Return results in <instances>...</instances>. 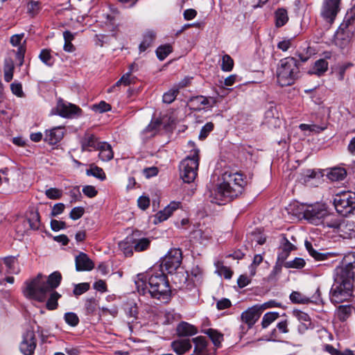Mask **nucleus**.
Wrapping results in <instances>:
<instances>
[{
    "label": "nucleus",
    "instance_id": "a18cd8bd",
    "mask_svg": "<svg viewBox=\"0 0 355 355\" xmlns=\"http://www.w3.org/2000/svg\"><path fill=\"white\" fill-rule=\"evenodd\" d=\"M305 264L306 262L302 258L296 257L293 261L285 262L284 266L286 268L301 269L304 267Z\"/></svg>",
    "mask_w": 355,
    "mask_h": 355
},
{
    "label": "nucleus",
    "instance_id": "c9c22d12",
    "mask_svg": "<svg viewBox=\"0 0 355 355\" xmlns=\"http://www.w3.org/2000/svg\"><path fill=\"white\" fill-rule=\"evenodd\" d=\"M39 58L44 64L49 67H52L54 64L55 59L51 55V49H42L39 55Z\"/></svg>",
    "mask_w": 355,
    "mask_h": 355
},
{
    "label": "nucleus",
    "instance_id": "c85d7f7f",
    "mask_svg": "<svg viewBox=\"0 0 355 355\" xmlns=\"http://www.w3.org/2000/svg\"><path fill=\"white\" fill-rule=\"evenodd\" d=\"M274 17L276 28L284 26L288 21V12L283 8L276 10Z\"/></svg>",
    "mask_w": 355,
    "mask_h": 355
},
{
    "label": "nucleus",
    "instance_id": "8fccbe9b",
    "mask_svg": "<svg viewBox=\"0 0 355 355\" xmlns=\"http://www.w3.org/2000/svg\"><path fill=\"white\" fill-rule=\"evenodd\" d=\"M64 319L66 323L71 327H76L80 322L78 316L73 312L66 313Z\"/></svg>",
    "mask_w": 355,
    "mask_h": 355
},
{
    "label": "nucleus",
    "instance_id": "e433bc0d",
    "mask_svg": "<svg viewBox=\"0 0 355 355\" xmlns=\"http://www.w3.org/2000/svg\"><path fill=\"white\" fill-rule=\"evenodd\" d=\"M288 322L287 320H284L280 322H279L277 324L276 329H274L271 332V336L274 338L277 337V334H286L289 331L288 327Z\"/></svg>",
    "mask_w": 355,
    "mask_h": 355
},
{
    "label": "nucleus",
    "instance_id": "f3484780",
    "mask_svg": "<svg viewBox=\"0 0 355 355\" xmlns=\"http://www.w3.org/2000/svg\"><path fill=\"white\" fill-rule=\"evenodd\" d=\"M101 143L98 137L89 132H86L80 140L81 148L83 151L97 150Z\"/></svg>",
    "mask_w": 355,
    "mask_h": 355
},
{
    "label": "nucleus",
    "instance_id": "bb28decb",
    "mask_svg": "<svg viewBox=\"0 0 355 355\" xmlns=\"http://www.w3.org/2000/svg\"><path fill=\"white\" fill-rule=\"evenodd\" d=\"M328 62L324 59H319L316 60L309 71V74L317 75L318 76H322L328 70Z\"/></svg>",
    "mask_w": 355,
    "mask_h": 355
},
{
    "label": "nucleus",
    "instance_id": "5fc2aeb1",
    "mask_svg": "<svg viewBox=\"0 0 355 355\" xmlns=\"http://www.w3.org/2000/svg\"><path fill=\"white\" fill-rule=\"evenodd\" d=\"M10 90L12 93L17 97L21 98L24 96L22 85L17 80H15L12 83H11Z\"/></svg>",
    "mask_w": 355,
    "mask_h": 355
},
{
    "label": "nucleus",
    "instance_id": "a211bd4d",
    "mask_svg": "<svg viewBox=\"0 0 355 355\" xmlns=\"http://www.w3.org/2000/svg\"><path fill=\"white\" fill-rule=\"evenodd\" d=\"M77 271H90L94 268V261L85 253L80 252L75 258Z\"/></svg>",
    "mask_w": 355,
    "mask_h": 355
},
{
    "label": "nucleus",
    "instance_id": "69168bd1",
    "mask_svg": "<svg viewBox=\"0 0 355 355\" xmlns=\"http://www.w3.org/2000/svg\"><path fill=\"white\" fill-rule=\"evenodd\" d=\"M65 209V205L63 203L59 202L53 205L51 209V216L55 217L61 214Z\"/></svg>",
    "mask_w": 355,
    "mask_h": 355
},
{
    "label": "nucleus",
    "instance_id": "49530a36",
    "mask_svg": "<svg viewBox=\"0 0 355 355\" xmlns=\"http://www.w3.org/2000/svg\"><path fill=\"white\" fill-rule=\"evenodd\" d=\"M86 173L87 175H92L101 180H104L106 178L104 171L101 168L96 166L87 169Z\"/></svg>",
    "mask_w": 355,
    "mask_h": 355
},
{
    "label": "nucleus",
    "instance_id": "bf43d9fd",
    "mask_svg": "<svg viewBox=\"0 0 355 355\" xmlns=\"http://www.w3.org/2000/svg\"><path fill=\"white\" fill-rule=\"evenodd\" d=\"M217 269L220 275H223L225 279H230L233 275V272L227 266H223L222 263L218 262L216 264Z\"/></svg>",
    "mask_w": 355,
    "mask_h": 355
},
{
    "label": "nucleus",
    "instance_id": "20e7f679",
    "mask_svg": "<svg viewBox=\"0 0 355 355\" xmlns=\"http://www.w3.org/2000/svg\"><path fill=\"white\" fill-rule=\"evenodd\" d=\"M355 279V262L336 270L335 284L330 291V300L334 304L348 300L352 296Z\"/></svg>",
    "mask_w": 355,
    "mask_h": 355
},
{
    "label": "nucleus",
    "instance_id": "0eeeda50",
    "mask_svg": "<svg viewBox=\"0 0 355 355\" xmlns=\"http://www.w3.org/2000/svg\"><path fill=\"white\" fill-rule=\"evenodd\" d=\"M334 205L339 214L346 216L352 214L355 209V191L336 194L334 199Z\"/></svg>",
    "mask_w": 355,
    "mask_h": 355
},
{
    "label": "nucleus",
    "instance_id": "e2e57ef3",
    "mask_svg": "<svg viewBox=\"0 0 355 355\" xmlns=\"http://www.w3.org/2000/svg\"><path fill=\"white\" fill-rule=\"evenodd\" d=\"M85 213V209L83 207H76L71 209L69 217L72 220H78L83 216Z\"/></svg>",
    "mask_w": 355,
    "mask_h": 355
},
{
    "label": "nucleus",
    "instance_id": "864d4df0",
    "mask_svg": "<svg viewBox=\"0 0 355 355\" xmlns=\"http://www.w3.org/2000/svg\"><path fill=\"white\" fill-rule=\"evenodd\" d=\"M125 314L128 318H132V322L137 318L138 307L136 304H128L125 307Z\"/></svg>",
    "mask_w": 355,
    "mask_h": 355
},
{
    "label": "nucleus",
    "instance_id": "c756f323",
    "mask_svg": "<svg viewBox=\"0 0 355 355\" xmlns=\"http://www.w3.org/2000/svg\"><path fill=\"white\" fill-rule=\"evenodd\" d=\"M203 333L209 337L214 345L216 348H219L221 347V343L223 340V334L219 332L218 330L212 328H209L203 331Z\"/></svg>",
    "mask_w": 355,
    "mask_h": 355
},
{
    "label": "nucleus",
    "instance_id": "2eb2a0df",
    "mask_svg": "<svg viewBox=\"0 0 355 355\" xmlns=\"http://www.w3.org/2000/svg\"><path fill=\"white\" fill-rule=\"evenodd\" d=\"M64 135V127L57 126L45 131L44 141L50 145L59 143Z\"/></svg>",
    "mask_w": 355,
    "mask_h": 355
},
{
    "label": "nucleus",
    "instance_id": "473e14b6",
    "mask_svg": "<svg viewBox=\"0 0 355 355\" xmlns=\"http://www.w3.org/2000/svg\"><path fill=\"white\" fill-rule=\"evenodd\" d=\"M49 298L47 299L46 307L48 310L53 311L58 308V300L61 297V295L55 291H52L48 294Z\"/></svg>",
    "mask_w": 355,
    "mask_h": 355
},
{
    "label": "nucleus",
    "instance_id": "de8ad7c7",
    "mask_svg": "<svg viewBox=\"0 0 355 355\" xmlns=\"http://www.w3.org/2000/svg\"><path fill=\"white\" fill-rule=\"evenodd\" d=\"M282 266L283 265H282L280 262L275 263V265L274 266L272 270L267 277V279L268 282H275L277 280L278 277L282 272Z\"/></svg>",
    "mask_w": 355,
    "mask_h": 355
},
{
    "label": "nucleus",
    "instance_id": "412c9836",
    "mask_svg": "<svg viewBox=\"0 0 355 355\" xmlns=\"http://www.w3.org/2000/svg\"><path fill=\"white\" fill-rule=\"evenodd\" d=\"M198 328L187 322H180L176 327V334L180 338L190 337L197 334Z\"/></svg>",
    "mask_w": 355,
    "mask_h": 355
},
{
    "label": "nucleus",
    "instance_id": "b1692460",
    "mask_svg": "<svg viewBox=\"0 0 355 355\" xmlns=\"http://www.w3.org/2000/svg\"><path fill=\"white\" fill-rule=\"evenodd\" d=\"M194 343L195 347L193 354L196 355H208L207 349L208 341L205 337L199 336L191 340Z\"/></svg>",
    "mask_w": 355,
    "mask_h": 355
},
{
    "label": "nucleus",
    "instance_id": "ea45409f",
    "mask_svg": "<svg viewBox=\"0 0 355 355\" xmlns=\"http://www.w3.org/2000/svg\"><path fill=\"white\" fill-rule=\"evenodd\" d=\"M27 13L32 17L36 16L41 10L40 1L31 0L27 3Z\"/></svg>",
    "mask_w": 355,
    "mask_h": 355
},
{
    "label": "nucleus",
    "instance_id": "a878e982",
    "mask_svg": "<svg viewBox=\"0 0 355 355\" xmlns=\"http://www.w3.org/2000/svg\"><path fill=\"white\" fill-rule=\"evenodd\" d=\"M97 150H99V158L103 162L110 161L114 157L112 146L107 142H101L99 146V148H98Z\"/></svg>",
    "mask_w": 355,
    "mask_h": 355
},
{
    "label": "nucleus",
    "instance_id": "393cba45",
    "mask_svg": "<svg viewBox=\"0 0 355 355\" xmlns=\"http://www.w3.org/2000/svg\"><path fill=\"white\" fill-rule=\"evenodd\" d=\"M181 205L180 202L173 201L168 206H166L163 210L159 211L156 214V219L159 222H162L168 219L173 214L174 211L178 209Z\"/></svg>",
    "mask_w": 355,
    "mask_h": 355
},
{
    "label": "nucleus",
    "instance_id": "7ed1b4c3",
    "mask_svg": "<svg viewBox=\"0 0 355 355\" xmlns=\"http://www.w3.org/2000/svg\"><path fill=\"white\" fill-rule=\"evenodd\" d=\"M61 281L62 275L58 271L53 272L46 279L39 273L25 282L23 293L26 297L42 302L46 300L49 292L55 291L60 286Z\"/></svg>",
    "mask_w": 355,
    "mask_h": 355
},
{
    "label": "nucleus",
    "instance_id": "58836bf2",
    "mask_svg": "<svg viewBox=\"0 0 355 355\" xmlns=\"http://www.w3.org/2000/svg\"><path fill=\"white\" fill-rule=\"evenodd\" d=\"M173 48L171 44L159 46L156 50V54L159 60H164L171 52Z\"/></svg>",
    "mask_w": 355,
    "mask_h": 355
},
{
    "label": "nucleus",
    "instance_id": "2f4dec72",
    "mask_svg": "<svg viewBox=\"0 0 355 355\" xmlns=\"http://www.w3.org/2000/svg\"><path fill=\"white\" fill-rule=\"evenodd\" d=\"M132 237L128 236L123 241L119 243L120 250L123 252L125 257H130L133 254L134 245L132 244Z\"/></svg>",
    "mask_w": 355,
    "mask_h": 355
},
{
    "label": "nucleus",
    "instance_id": "5701e85b",
    "mask_svg": "<svg viewBox=\"0 0 355 355\" xmlns=\"http://www.w3.org/2000/svg\"><path fill=\"white\" fill-rule=\"evenodd\" d=\"M337 234L344 239L355 237V225L354 223L349 221L344 217Z\"/></svg>",
    "mask_w": 355,
    "mask_h": 355
},
{
    "label": "nucleus",
    "instance_id": "4468645a",
    "mask_svg": "<svg viewBox=\"0 0 355 355\" xmlns=\"http://www.w3.org/2000/svg\"><path fill=\"white\" fill-rule=\"evenodd\" d=\"M354 33L355 32L353 30L341 29L339 27L335 34L334 42L336 45L340 49L345 48L352 41Z\"/></svg>",
    "mask_w": 355,
    "mask_h": 355
},
{
    "label": "nucleus",
    "instance_id": "79ce46f5",
    "mask_svg": "<svg viewBox=\"0 0 355 355\" xmlns=\"http://www.w3.org/2000/svg\"><path fill=\"white\" fill-rule=\"evenodd\" d=\"M98 301L95 298H88L85 300V309L87 315H93L97 309Z\"/></svg>",
    "mask_w": 355,
    "mask_h": 355
},
{
    "label": "nucleus",
    "instance_id": "603ef678",
    "mask_svg": "<svg viewBox=\"0 0 355 355\" xmlns=\"http://www.w3.org/2000/svg\"><path fill=\"white\" fill-rule=\"evenodd\" d=\"M14 70L15 66L12 62L5 65L3 69V76L4 80L6 82L9 83L12 80L13 78Z\"/></svg>",
    "mask_w": 355,
    "mask_h": 355
},
{
    "label": "nucleus",
    "instance_id": "3c124183",
    "mask_svg": "<svg viewBox=\"0 0 355 355\" xmlns=\"http://www.w3.org/2000/svg\"><path fill=\"white\" fill-rule=\"evenodd\" d=\"M46 196L51 200H59L62 197L63 191L57 188H50L45 191Z\"/></svg>",
    "mask_w": 355,
    "mask_h": 355
},
{
    "label": "nucleus",
    "instance_id": "f03ea898",
    "mask_svg": "<svg viewBox=\"0 0 355 355\" xmlns=\"http://www.w3.org/2000/svg\"><path fill=\"white\" fill-rule=\"evenodd\" d=\"M246 185V177L242 173L226 171L214 190L212 202L218 205L231 202L243 193Z\"/></svg>",
    "mask_w": 355,
    "mask_h": 355
},
{
    "label": "nucleus",
    "instance_id": "c03bdc74",
    "mask_svg": "<svg viewBox=\"0 0 355 355\" xmlns=\"http://www.w3.org/2000/svg\"><path fill=\"white\" fill-rule=\"evenodd\" d=\"M30 227L33 230H37L40 227V216L39 212H32L28 218Z\"/></svg>",
    "mask_w": 355,
    "mask_h": 355
},
{
    "label": "nucleus",
    "instance_id": "dca6fc26",
    "mask_svg": "<svg viewBox=\"0 0 355 355\" xmlns=\"http://www.w3.org/2000/svg\"><path fill=\"white\" fill-rule=\"evenodd\" d=\"M260 314V309L257 306L249 308L242 313L241 315V320L248 325L245 331L252 327L259 318Z\"/></svg>",
    "mask_w": 355,
    "mask_h": 355
},
{
    "label": "nucleus",
    "instance_id": "39448f33",
    "mask_svg": "<svg viewBox=\"0 0 355 355\" xmlns=\"http://www.w3.org/2000/svg\"><path fill=\"white\" fill-rule=\"evenodd\" d=\"M300 76L296 58L286 57L280 60L277 67V81L281 87L291 86Z\"/></svg>",
    "mask_w": 355,
    "mask_h": 355
},
{
    "label": "nucleus",
    "instance_id": "13d9d810",
    "mask_svg": "<svg viewBox=\"0 0 355 355\" xmlns=\"http://www.w3.org/2000/svg\"><path fill=\"white\" fill-rule=\"evenodd\" d=\"M214 123L212 122H208L201 129L200 135H199V139L200 140L205 139L209 132H211L214 130Z\"/></svg>",
    "mask_w": 355,
    "mask_h": 355
},
{
    "label": "nucleus",
    "instance_id": "37998d69",
    "mask_svg": "<svg viewBox=\"0 0 355 355\" xmlns=\"http://www.w3.org/2000/svg\"><path fill=\"white\" fill-rule=\"evenodd\" d=\"M179 94V88L173 87L168 92H165L162 96V101L164 103L170 104L173 103L177 95Z\"/></svg>",
    "mask_w": 355,
    "mask_h": 355
},
{
    "label": "nucleus",
    "instance_id": "aec40b11",
    "mask_svg": "<svg viewBox=\"0 0 355 355\" xmlns=\"http://www.w3.org/2000/svg\"><path fill=\"white\" fill-rule=\"evenodd\" d=\"M139 231L133 232L130 237H132V244L136 252H143L149 248L150 240L148 238L141 237Z\"/></svg>",
    "mask_w": 355,
    "mask_h": 355
},
{
    "label": "nucleus",
    "instance_id": "0e129e2a",
    "mask_svg": "<svg viewBox=\"0 0 355 355\" xmlns=\"http://www.w3.org/2000/svg\"><path fill=\"white\" fill-rule=\"evenodd\" d=\"M282 249L287 252H291L296 249L295 245L292 244L288 239L284 235L281 240Z\"/></svg>",
    "mask_w": 355,
    "mask_h": 355
},
{
    "label": "nucleus",
    "instance_id": "09e8293b",
    "mask_svg": "<svg viewBox=\"0 0 355 355\" xmlns=\"http://www.w3.org/2000/svg\"><path fill=\"white\" fill-rule=\"evenodd\" d=\"M234 67L233 59L227 54H225L222 58V63L220 65L221 69L223 71H231Z\"/></svg>",
    "mask_w": 355,
    "mask_h": 355
},
{
    "label": "nucleus",
    "instance_id": "6ab92c4d",
    "mask_svg": "<svg viewBox=\"0 0 355 355\" xmlns=\"http://www.w3.org/2000/svg\"><path fill=\"white\" fill-rule=\"evenodd\" d=\"M172 350L177 355H183L192 348L191 340L189 338H179L171 343Z\"/></svg>",
    "mask_w": 355,
    "mask_h": 355
},
{
    "label": "nucleus",
    "instance_id": "a19ab883",
    "mask_svg": "<svg viewBox=\"0 0 355 355\" xmlns=\"http://www.w3.org/2000/svg\"><path fill=\"white\" fill-rule=\"evenodd\" d=\"M279 317L277 312H268L262 318L261 326L263 328H267L272 322Z\"/></svg>",
    "mask_w": 355,
    "mask_h": 355
},
{
    "label": "nucleus",
    "instance_id": "774afa93",
    "mask_svg": "<svg viewBox=\"0 0 355 355\" xmlns=\"http://www.w3.org/2000/svg\"><path fill=\"white\" fill-rule=\"evenodd\" d=\"M51 227L52 230L57 232L60 230L65 229L67 227V225L64 221L53 219L51 221Z\"/></svg>",
    "mask_w": 355,
    "mask_h": 355
},
{
    "label": "nucleus",
    "instance_id": "72a5a7b5",
    "mask_svg": "<svg viewBox=\"0 0 355 355\" xmlns=\"http://www.w3.org/2000/svg\"><path fill=\"white\" fill-rule=\"evenodd\" d=\"M347 175V171L344 168H333L328 173L329 178L332 181H340L345 179Z\"/></svg>",
    "mask_w": 355,
    "mask_h": 355
},
{
    "label": "nucleus",
    "instance_id": "ddd939ff",
    "mask_svg": "<svg viewBox=\"0 0 355 355\" xmlns=\"http://www.w3.org/2000/svg\"><path fill=\"white\" fill-rule=\"evenodd\" d=\"M343 218L344 216L338 213H329L327 211L324 217H323L321 225L324 227L331 229L333 232L337 234Z\"/></svg>",
    "mask_w": 355,
    "mask_h": 355
},
{
    "label": "nucleus",
    "instance_id": "9b49d317",
    "mask_svg": "<svg viewBox=\"0 0 355 355\" xmlns=\"http://www.w3.org/2000/svg\"><path fill=\"white\" fill-rule=\"evenodd\" d=\"M37 346V339L33 329H27L22 334L19 351L24 355H33Z\"/></svg>",
    "mask_w": 355,
    "mask_h": 355
},
{
    "label": "nucleus",
    "instance_id": "f8f14e48",
    "mask_svg": "<svg viewBox=\"0 0 355 355\" xmlns=\"http://www.w3.org/2000/svg\"><path fill=\"white\" fill-rule=\"evenodd\" d=\"M340 10V0H326L322 6L321 15L329 24H332Z\"/></svg>",
    "mask_w": 355,
    "mask_h": 355
},
{
    "label": "nucleus",
    "instance_id": "4d7b16f0",
    "mask_svg": "<svg viewBox=\"0 0 355 355\" xmlns=\"http://www.w3.org/2000/svg\"><path fill=\"white\" fill-rule=\"evenodd\" d=\"M89 288H90V285L89 283L85 282V283L78 284L75 285L73 293L74 295L78 296V295H80L85 293L87 291H89Z\"/></svg>",
    "mask_w": 355,
    "mask_h": 355
},
{
    "label": "nucleus",
    "instance_id": "6e6552de",
    "mask_svg": "<svg viewBox=\"0 0 355 355\" xmlns=\"http://www.w3.org/2000/svg\"><path fill=\"white\" fill-rule=\"evenodd\" d=\"M182 261V253L180 249H171L167 254L160 260V263L157 266L164 272L171 274L176 271L180 266Z\"/></svg>",
    "mask_w": 355,
    "mask_h": 355
},
{
    "label": "nucleus",
    "instance_id": "052dcab7",
    "mask_svg": "<svg viewBox=\"0 0 355 355\" xmlns=\"http://www.w3.org/2000/svg\"><path fill=\"white\" fill-rule=\"evenodd\" d=\"M2 264L5 266V268L8 270L9 273H12L14 272V265L15 263V258L13 257H7L3 258Z\"/></svg>",
    "mask_w": 355,
    "mask_h": 355
},
{
    "label": "nucleus",
    "instance_id": "423d86ee",
    "mask_svg": "<svg viewBox=\"0 0 355 355\" xmlns=\"http://www.w3.org/2000/svg\"><path fill=\"white\" fill-rule=\"evenodd\" d=\"M200 150L195 148L190 151L180 164V173L182 180L186 183L194 181L197 175L200 161Z\"/></svg>",
    "mask_w": 355,
    "mask_h": 355
},
{
    "label": "nucleus",
    "instance_id": "338daca9",
    "mask_svg": "<svg viewBox=\"0 0 355 355\" xmlns=\"http://www.w3.org/2000/svg\"><path fill=\"white\" fill-rule=\"evenodd\" d=\"M83 193L89 198H94L97 195L98 191L94 186L87 185L83 187Z\"/></svg>",
    "mask_w": 355,
    "mask_h": 355
},
{
    "label": "nucleus",
    "instance_id": "f704fd0d",
    "mask_svg": "<svg viewBox=\"0 0 355 355\" xmlns=\"http://www.w3.org/2000/svg\"><path fill=\"white\" fill-rule=\"evenodd\" d=\"M354 23L355 14L352 12L351 13L347 12L339 27L341 28V29L353 30V31L355 32Z\"/></svg>",
    "mask_w": 355,
    "mask_h": 355
},
{
    "label": "nucleus",
    "instance_id": "9d476101",
    "mask_svg": "<svg viewBox=\"0 0 355 355\" xmlns=\"http://www.w3.org/2000/svg\"><path fill=\"white\" fill-rule=\"evenodd\" d=\"M56 113L67 119L77 118L83 114V110L78 105L59 98L56 105Z\"/></svg>",
    "mask_w": 355,
    "mask_h": 355
},
{
    "label": "nucleus",
    "instance_id": "6e6d98bb",
    "mask_svg": "<svg viewBox=\"0 0 355 355\" xmlns=\"http://www.w3.org/2000/svg\"><path fill=\"white\" fill-rule=\"evenodd\" d=\"M112 107L110 104L107 103L104 101H101L98 104L92 105V110L96 112L103 113L111 110Z\"/></svg>",
    "mask_w": 355,
    "mask_h": 355
},
{
    "label": "nucleus",
    "instance_id": "680f3d73",
    "mask_svg": "<svg viewBox=\"0 0 355 355\" xmlns=\"http://www.w3.org/2000/svg\"><path fill=\"white\" fill-rule=\"evenodd\" d=\"M17 47L16 58L19 60V65L21 66L24 63V55L26 51V40L24 41L21 45L17 46Z\"/></svg>",
    "mask_w": 355,
    "mask_h": 355
},
{
    "label": "nucleus",
    "instance_id": "4c0bfd02",
    "mask_svg": "<svg viewBox=\"0 0 355 355\" xmlns=\"http://www.w3.org/2000/svg\"><path fill=\"white\" fill-rule=\"evenodd\" d=\"M290 300L295 304H309L310 303V298L304 296L298 291H293L290 295Z\"/></svg>",
    "mask_w": 355,
    "mask_h": 355
},
{
    "label": "nucleus",
    "instance_id": "7c9ffc66",
    "mask_svg": "<svg viewBox=\"0 0 355 355\" xmlns=\"http://www.w3.org/2000/svg\"><path fill=\"white\" fill-rule=\"evenodd\" d=\"M189 102L192 109L195 110H201L205 106L209 105L208 98L203 96H193L190 98Z\"/></svg>",
    "mask_w": 355,
    "mask_h": 355
},
{
    "label": "nucleus",
    "instance_id": "1a4fd4ad",
    "mask_svg": "<svg viewBox=\"0 0 355 355\" xmlns=\"http://www.w3.org/2000/svg\"><path fill=\"white\" fill-rule=\"evenodd\" d=\"M328 211L327 207L323 204L309 205L304 211V218L309 223L318 225L322 223L323 217Z\"/></svg>",
    "mask_w": 355,
    "mask_h": 355
},
{
    "label": "nucleus",
    "instance_id": "cd10ccee",
    "mask_svg": "<svg viewBox=\"0 0 355 355\" xmlns=\"http://www.w3.org/2000/svg\"><path fill=\"white\" fill-rule=\"evenodd\" d=\"M156 37V33L153 31H147L143 37V40L139 46L140 53L144 52L151 46Z\"/></svg>",
    "mask_w": 355,
    "mask_h": 355
},
{
    "label": "nucleus",
    "instance_id": "f257e3e1",
    "mask_svg": "<svg viewBox=\"0 0 355 355\" xmlns=\"http://www.w3.org/2000/svg\"><path fill=\"white\" fill-rule=\"evenodd\" d=\"M135 283L138 293L168 302L171 297V290L168 277L164 270H160L157 265L146 273L137 275Z\"/></svg>",
    "mask_w": 355,
    "mask_h": 355
},
{
    "label": "nucleus",
    "instance_id": "4be33fe9",
    "mask_svg": "<svg viewBox=\"0 0 355 355\" xmlns=\"http://www.w3.org/2000/svg\"><path fill=\"white\" fill-rule=\"evenodd\" d=\"M293 314L301 323L298 327V330L300 332L304 333L309 329L313 328L311 318L306 313H304L300 310L295 309L293 311Z\"/></svg>",
    "mask_w": 355,
    "mask_h": 355
}]
</instances>
